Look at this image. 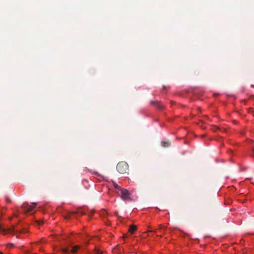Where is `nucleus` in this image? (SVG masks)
I'll return each instance as SVG.
<instances>
[{"label":"nucleus","instance_id":"obj_1","mask_svg":"<svg viewBox=\"0 0 254 254\" xmlns=\"http://www.w3.org/2000/svg\"><path fill=\"white\" fill-rule=\"evenodd\" d=\"M117 170L121 174H125L128 171V165L127 162L122 161L118 163L117 165Z\"/></svg>","mask_w":254,"mask_h":254},{"label":"nucleus","instance_id":"obj_2","mask_svg":"<svg viewBox=\"0 0 254 254\" xmlns=\"http://www.w3.org/2000/svg\"><path fill=\"white\" fill-rule=\"evenodd\" d=\"M116 192L124 200L130 199V193L126 189L122 188L119 191H117Z\"/></svg>","mask_w":254,"mask_h":254},{"label":"nucleus","instance_id":"obj_3","mask_svg":"<svg viewBox=\"0 0 254 254\" xmlns=\"http://www.w3.org/2000/svg\"><path fill=\"white\" fill-rule=\"evenodd\" d=\"M79 248L80 247L79 246H75L73 247L70 250L68 248L63 249L62 250V252L64 254H71V253L75 254L77 253Z\"/></svg>","mask_w":254,"mask_h":254},{"label":"nucleus","instance_id":"obj_4","mask_svg":"<svg viewBox=\"0 0 254 254\" xmlns=\"http://www.w3.org/2000/svg\"><path fill=\"white\" fill-rule=\"evenodd\" d=\"M33 206L29 205L27 203H24L22 204L21 207L23 209L25 213H29L32 211L33 209L37 205V203H33Z\"/></svg>","mask_w":254,"mask_h":254},{"label":"nucleus","instance_id":"obj_5","mask_svg":"<svg viewBox=\"0 0 254 254\" xmlns=\"http://www.w3.org/2000/svg\"><path fill=\"white\" fill-rule=\"evenodd\" d=\"M13 228L6 229L3 228L2 226L0 224V232H1L3 234H6L7 232H13Z\"/></svg>","mask_w":254,"mask_h":254},{"label":"nucleus","instance_id":"obj_6","mask_svg":"<svg viewBox=\"0 0 254 254\" xmlns=\"http://www.w3.org/2000/svg\"><path fill=\"white\" fill-rule=\"evenodd\" d=\"M151 104L154 106H155L156 108L159 109H162L163 108V105L157 101H151Z\"/></svg>","mask_w":254,"mask_h":254},{"label":"nucleus","instance_id":"obj_7","mask_svg":"<svg viewBox=\"0 0 254 254\" xmlns=\"http://www.w3.org/2000/svg\"><path fill=\"white\" fill-rule=\"evenodd\" d=\"M136 229L137 227L135 225H131L129 226L128 231L131 234H133Z\"/></svg>","mask_w":254,"mask_h":254},{"label":"nucleus","instance_id":"obj_8","mask_svg":"<svg viewBox=\"0 0 254 254\" xmlns=\"http://www.w3.org/2000/svg\"><path fill=\"white\" fill-rule=\"evenodd\" d=\"M161 144L163 147H168L170 145V143L169 141H162Z\"/></svg>","mask_w":254,"mask_h":254},{"label":"nucleus","instance_id":"obj_9","mask_svg":"<svg viewBox=\"0 0 254 254\" xmlns=\"http://www.w3.org/2000/svg\"><path fill=\"white\" fill-rule=\"evenodd\" d=\"M113 185L114 186V187H115V188H116L117 190V191H119L122 188L120 187L116 183L113 182Z\"/></svg>","mask_w":254,"mask_h":254},{"label":"nucleus","instance_id":"obj_10","mask_svg":"<svg viewBox=\"0 0 254 254\" xmlns=\"http://www.w3.org/2000/svg\"><path fill=\"white\" fill-rule=\"evenodd\" d=\"M92 254H102V252L99 250H95Z\"/></svg>","mask_w":254,"mask_h":254},{"label":"nucleus","instance_id":"obj_11","mask_svg":"<svg viewBox=\"0 0 254 254\" xmlns=\"http://www.w3.org/2000/svg\"><path fill=\"white\" fill-rule=\"evenodd\" d=\"M101 215L103 216V217H104L105 216H106L107 215V212L105 211V210H103L101 213Z\"/></svg>","mask_w":254,"mask_h":254},{"label":"nucleus","instance_id":"obj_12","mask_svg":"<svg viewBox=\"0 0 254 254\" xmlns=\"http://www.w3.org/2000/svg\"><path fill=\"white\" fill-rule=\"evenodd\" d=\"M212 129H213V130L214 131H216L217 130L219 129V127H216V126H214ZM224 130H225V129H224L223 130V131H224Z\"/></svg>","mask_w":254,"mask_h":254},{"label":"nucleus","instance_id":"obj_13","mask_svg":"<svg viewBox=\"0 0 254 254\" xmlns=\"http://www.w3.org/2000/svg\"><path fill=\"white\" fill-rule=\"evenodd\" d=\"M115 215H116L117 216H118V212H115Z\"/></svg>","mask_w":254,"mask_h":254},{"label":"nucleus","instance_id":"obj_14","mask_svg":"<svg viewBox=\"0 0 254 254\" xmlns=\"http://www.w3.org/2000/svg\"><path fill=\"white\" fill-rule=\"evenodd\" d=\"M6 201H7V202H9V201H10V200H9V198H6Z\"/></svg>","mask_w":254,"mask_h":254},{"label":"nucleus","instance_id":"obj_15","mask_svg":"<svg viewBox=\"0 0 254 254\" xmlns=\"http://www.w3.org/2000/svg\"><path fill=\"white\" fill-rule=\"evenodd\" d=\"M65 219H68V216H66V217H65Z\"/></svg>","mask_w":254,"mask_h":254},{"label":"nucleus","instance_id":"obj_16","mask_svg":"<svg viewBox=\"0 0 254 254\" xmlns=\"http://www.w3.org/2000/svg\"><path fill=\"white\" fill-rule=\"evenodd\" d=\"M43 223V222L41 221V223H39V224H42Z\"/></svg>","mask_w":254,"mask_h":254},{"label":"nucleus","instance_id":"obj_17","mask_svg":"<svg viewBox=\"0 0 254 254\" xmlns=\"http://www.w3.org/2000/svg\"><path fill=\"white\" fill-rule=\"evenodd\" d=\"M253 151L254 152V147H253Z\"/></svg>","mask_w":254,"mask_h":254},{"label":"nucleus","instance_id":"obj_18","mask_svg":"<svg viewBox=\"0 0 254 254\" xmlns=\"http://www.w3.org/2000/svg\"><path fill=\"white\" fill-rule=\"evenodd\" d=\"M0 254H2V253H1V252H0Z\"/></svg>","mask_w":254,"mask_h":254}]
</instances>
